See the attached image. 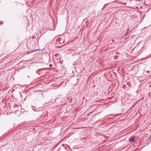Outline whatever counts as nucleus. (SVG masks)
I'll list each match as a JSON object with an SVG mask.
<instances>
[{
    "mask_svg": "<svg viewBox=\"0 0 151 151\" xmlns=\"http://www.w3.org/2000/svg\"><path fill=\"white\" fill-rule=\"evenodd\" d=\"M135 139V137L134 136H133L129 138V141L130 142H132L134 141Z\"/></svg>",
    "mask_w": 151,
    "mask_h": 151,
    "instance_id": "nucleus-1",
    "label": "nucleus"
},
{
    "mask_svg": "<svg viewBox=\"0 0 151 151\" xmlns=\"http://www.w3.org/2000/svg\"><path fill=\"white\" fill-rule=\"evenodd\" d=\"M129 27H128V29H127V34H126V36H127V33H128V32H129Z\"/></svg>",
    "mask_w": 151,
    "mask_h": 151,
    "instance_id": "nucleus-2",
    "label": "nucleus"
},
{
    "mask_svg": "<svg viewBox=\"0 0 151 151\" xmlns=\"http://www.w3.org/2000/svg\"><path fill=\"white\" fill-rule=\"evenodd\" d=\"M142 0H137V1H141Z\"/></svg>",
    "mask_w": 151,
    "mask_h": 151,
    "instance_id": "nucleus-3",
    "label": "nucleus"
},
{
    "mask_svg": "<svg viewBox=\"0 0 151 151\" xmlns=\"http://www.w3.org/2000/svg\"><path fill=\"white\" fill-rule=\"evenodd\" d=\"M112 41L113 42H114V40H112Z\"/></svg>",
    "mask_w": 151,
    "mask_h": 151,
    "instance_id": "nucleus-4",
    "label": "nucleus"
}]
</instances>
